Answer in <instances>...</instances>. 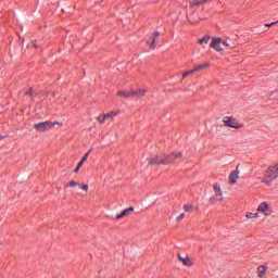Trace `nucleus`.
I'll use <instances>...</instances> for the list:
<instances>
[{
  "label": "nucleus",
  "mask_w": 278,
  "mask_h": 278,
  "mask_svg": "<svg viewBox=\"0 0 278 278\" xmlns=\"http://www.w3.org/2000/svg\"><path fill=\"white\" fill-rule=\"evenodd\" d=\"M184 154L181 152H173L169 155L164 156H156L155 160L153 159H147L148 164H173L175 160H179V157H182Z\"/></svg>",
  "instance_id": "1"
},
{
  "label": "nucleus",
  "mask_w": 278,
  "mask_h": 278,
  "mask_svg": "<svg viewBox=\"0 0 278 278\" xmlns=\"http://www.w3.org/2000/svg\"><path fill=\"white\" fill-rule=\"evenodd\" d=\"M55 125H60V127H62L63 124L58 122L53 123V122L46 121V122L34 124V128L39 134H45V131H49L50 129H53Z\"/></svg>",
  "instance_id": "2"
},
{
  "label": "nucleus",
  "mask_w": 278,
  "mask_h": 278,
  "mask_svg": "<svg viewBox=\"0 0 278 278\" xmlns=\"http://www.w3.org/2000/svg\"><path fill=\"white\" fill-rule=\"evenodd\" d=\"M278 177V163L269 166L267 172L264 175L263 181L264 184H273Z\"/></svg>",
  "instance_id": "3"
},
{
  "label": "nucleus",
  "mask_w": 278,
  "mask_h": 278,
  "mask_svg": "<svg viewBox=\"0 0 278 278\" xmlns=\"http://www.w3.org/2000/svg\"><path fill=\"white\" fill-rule=\"evenodd\" d=\"M214 194L210 198V203H219L223 201V189H220V185H213Z\"/></svg>",
  "instance_id": "4"
},
{
  "label": "nucleus",
  "mask_w": 278,
  "mask_h": 278,
  "mask_svg": "<svg viewBox=\"0 0 278 278\" xmlns=\"http://www.w3.org/2000/svg\"><path fill=\"white\" fill-rule=\"evenodd\" d=\"M223 123L226 127H231L232 129H240L242 127L233 117H224Z\"/></svg>",
  "instance_id": "5"
},
{
  "label": "nucleus",
  "mask_w": 278,
  "mask_h": 278,
  "mask_svg": "<svg viewBox=\"0 0 278 278\" xmlns=\"http://www.w3.org/2000/svg\"><path fill=\"white\" fill-rule=\"evenodd\" d=\"M257 212H261L264 216H270V204L262 202L257 207Z\"/></svg>",
  "instance_id": "6"
},
{
  "label": "nucleus",
  "mask_w": 278,
  "mask_h": 278,
  "mask_svg": "<svg viewBox=\"0 0 278 278\" xmlns=\"http://www.w3.org/2000/svg\"><path fill=\"white\" fill-rule=\"evenodd\" d=\"M211 49H214L215 51H218L222 53V51H225V48L220 45V38H213L211 42Z\"/></svg>",
  "instance_id": "7"
},
{
  "label": "nucleus",
  "mask_w": 278,
  "mask_h": 278,
  "mask_svg": "<svg viewBox=\"0 0 278 278\" xmlns=\"http://www.w3.org/2000/svg\"><path fill=\"white\" fill-rule=\"evenodd\" d=\"M238 175H240V165H237V169L231 172L228 176L229 184L233 185L238 181Z\"/></svg>",
  "instance_id": "8"
},
{
  "label": "nucleus",
  "mask_w": 278,
  "mask_h": 278,
  "mask_svg": "<svg viewBox=\"0 0 278 278\" xmlns=\"http://www.w3.org/2000/svg\"><path fill=\"white\" fill-rule=\"evenodd\" d=\"M157 38H160L159 31H155L151 35L150 40L147 41V45H149L150 49H155V42H157Z\"/></svg>",
  "instance_id": "9"
},
{
  "label": "nucleus",
  "mask_w": 278,
  "mask_h": 278,
  "mask_svg": "<svg viewBox=\"0 0 278 278\" xmlns=\"http://www.w3.org/2000/svg\"><path fill=\"white\" fill-rule=\"evenodd\" d=\"M178 260L184 264V266H194V262L192 258H190V256L178 255Z\"/></svg>",
  "instance_id": "10"
},
{
  "label": "nucleus",
  "mask_w": 278,
  "mask_h": 278,
  "mask_svg": "<svg viewBox=\"0 0 278 278\" xmlns=\"http://www.w3.org/2000/svg\"><path fill=\"white\" fill-rule=\"evenodd\" d=\"M144 94H147V90L146 89L132 90V97L135 99H142V97H144Z\"/></svg>",
  "instance_id": "11"
},
{
  "label": "nucleus",
  "mask_w": 278,
  "mask_h": 278,
  "mask_svg": "<svg viewBox=\"0 0 278 278\" xmlns=\"http://www.w3.org/2000/svg\"><path fill=\"white\" fill-rule=\"evenodd\" d=\"M130 212H134V207H128L124 210L121 214L116 216V220H121V218H125V216H129Z\"/></svg>",
  "instance_id": "12"
},
{
  "label": "nucleus",
  "mask_w": 278,
  "mask_h": 278,
  "mask_svg": "<svg viewBox=\"0 0 278 278\" xmlns=\"http://www.w3.org/2000/svg\"><path fill=\"white\" fill-rule=\"evenodd\" d=\"M118 97H124L125 99H129L131 97H134V89H130L128 91H119L117 93Z\"/></svg>",
  "instance_id": "13"
},
{
  "label": "nucleus",
  "mask_w": 278,
  "mask_h": 278,
  "mask_svg": "<svg viewBox=\"0 0 278 278\" xmlns=\"http://www.w3.org/2000/svg\"><path fill=\"white\" fill-rule=\"evenodd\" d=\"M203 3H207V0H191L190 8H199V5H203Z\"/></svg>",
  "instance_id": "14"
},
{
  "label": "nucleus",
  "mask_w": 278,
  "mask_h": 278,
  "mask_svg": "<svg viewBox=\"0 0 278 278\" xmlns=\"http://www.w3.org/2000/svg\"><path fill=\"white\" fill-rule=\"evenodd\" d=\"M266 270H268V266L263 265L258 267V277L266 278Z\"/></svg>",
  "instance_id": "15"
},
{
  "label": "nucleus",
  "mask_w": 278,
  "mask_h": 278,
  "mask_svg": "<svg viewBox=\"0 0 278 278\" xmlns=\"http://www.w3.org/2000/svg\"><path fill=\"white\" fill-rule=\"evenodd\" d=\"M207 66H210V63H203V64L197 65L194 67V71H195V73H199V71H203V70L207 68Z\"/></svg>",
  "instance_id": "16"
},
{
  "label": "nucleus",
  "mask_w": 278,
  "mask_h": 278,
  "mask_svg": "<svg viewBox=\"0 0 278 278\" xmlns=\"http://www.w3.org/2000/svg\"><path fill=\"white\" fill-rule=\"evenodd\" d=\"M104 116H105L106 121L109 118H114L115 116H118V111H111V112L104 114Z\"/></svg>",
  "instance_id": "17"
},
{
  "label": "nucleus",
  "mask_w": 278,
  "mask_h": 278,
  "mask_svg": "<svg viewBox=\"0 0 278 278\" xmlns=\"http://www.w3.org/2000/svg\"><path fill=\"white\" fill-rule=\"evenodd\" d=\"M199 45H207V42H210V36H204L202 39L198 40Z\"/></svg>",
  "instance_id": "18"
},
{
  "label": "nucleus",
  "mask_w": 278,
  "mask_h": 278,
  "mask_svg": "<svg viewBox=\"0 0 278 278\" xmlns=\"http://www.w3.org/2000/svg\"><path fill=\"white\" fill-rule=\"evenodd\" d=\"M194 73H197V70H190V71H187L182 74V79H186V77H189V75H194Z\"/></svg>",
  "instance_id": "19"
},
{
  "label": "nucleus",
  "mask_w": 278,
  "mask_h": 278,
  "mask_svg": "<svg viewBox=\"0 0 278 278\" xmlns=\"http://www.w3.org/2000/svg\"><path fill=\"white\" fill-rule=\"evenodd\" d=\"M184 210L186 212L192 213V212H194V206L192 204H185Z\"/></svg>",
  "instance_id": "20"
},
{
  "label": "nucleus",
  "mask_w": 278,
  "mask_h": 278,
  "mask_svg": "<svg viewBox=\"0 0 278 278\" xmlns=\"http://www.w3.org/2000/svg\"><path fill=\"white\" fill-rule=\"evenodd\" d=\"M97 121H98V123H99L100 125H103V123H105V121H106L105 114L99 115V116L97 117Z\"/></svg>",
  "instance_id": "21"
},
{
  "label": "nucleus",
  "mask_w": 278,
  "mask_h": 278,
  "mask_svg": "<svg viewBox=\"0 0 278 278\" xmlns=\"http://www.w3.org/2000/svg\"><path fill=\"white\" fill-rule=\"evenodd\" d=\"M245 218H260V213H248Z\"/></svg>",
  "instance_id": "22"
},
{
  "label": "nucleus",
  "mask_w": 278,
  "mask_h": 278,
  "mask_svg": "<svg viewBox=\"0 0 278 278\" xmlns=\"http://www.w3.org/2000/svg\"><path fill=\"white\" fill-rule=\"evenodd\" d=\"M75 186H79V182L71 180L70 184L65 186V188H75Z\"/></svg>",
  "instance_id": "23"
},
{
  "label": "nucleus",
  "mask_w": 278,
  "mask_h": 278,
  "mask_svg": "<svg viewBox=\"0 0 278 278\" xmlns=\"http://www.w3.org/2000/svg\"><path fill=\"white\" fill-rule=\"evenodd\" d=\"M86 160H88V153H86L83 159L79 161L78 166H84L86 163Z\"/></svg>",
  "instance_id": "24"
},
{
  "label": "nucleus",
  "mask_w": 278,
  "mask_h": 278,
  "mask_svg": "<svg viewBox=\"0 0 278 278\" xmlns=\"http://www.w3.org/2000/svg\"><path fill=\"white\" fill-rule=\"evenodd\" d=\"M220 45H222V49H229V47H230V45L223 39H220Z\"/></svg>",
  "instance_id": "25"
},
{
  "label": "nucleus",
  "mask_w": 278,
  "mask_h": 278,
  "mask_svg": "<svg viewBox=\"0 0 278 278\" xmlns=\"http://www.w3.org/2000/svg\"><path fill=\"white\" fill-rule=\"evenodd\" d=\"M184 218H186V214L181 213L179 214V216L176 218V220L179 223V220H184Z\"/></svg>",
  "instance_id": "26"
},
{
  "label": "nucleus",
  "mask_w": 278,
  "mask_h": 278,
  "mask_svg": "<svg viewBox=\"0 0 278 278\" xmlns=\"http://www.w3.org/2000/svg\"><path fill=\"white\" fill-rule=\"evenodd\" d=\"M81 190H85L86 192H88V185H83L80 186Z\"/></svg>",
  "instance_id": "27"
},
{
  "label": "nucleus",
  "mask_w": 278,
  "mask_h": 278,
  "mask_svg": "<svg viewBox=\"0 0 278 278\" xmlns=\"http://www.w3.org/2000/svg\"><path fill=\"white\" fill-rule=\"evenodd\" d=\"M278 22H273L270 24H265V27H273V25H277Z\"/></svg>",
  "instance_id": "28"
},
{
  "label": "nucleus",
  "mask_w": 278,
  "mask_h": 278,
  "mask_svg": "<svg viewBox=\"0 0 278 278\" xmlns=\"http://www.w3.org/2000/svg\"><path fill=\"white\" fill-rule=\"evenodd\" d=\"M25 94L31 96V94H34V91H33L31 89H28V90L25 92Z\"/></svg>",
  "instance_id": "29"
},
{
  "label": "nucleus",
  "mask_w": 278,
  "mask_h": 278,
  "mask_svg": "<svg viewBox=\"0 0 278 278\" xmlns=\"http://www.w3.org/2000/svg\"><path fill=\"white\" fill-rule=\"evenodd\" d=\"M79 168H81V166L77 165L76 168L74 169V173H79Z\"/></svg>",
  "instance_id": "30"
},
{
  "label": "nucleus",
  "mask_w": 278,
  "mask_h": 278,
  "mask_svg": "<svg viewBox=\"0 0 278 278\" xmlns=\"http://www.w3.org/2000/svg\"><path fill=\"white\" fill-rule=\"evenodd\" d=\"M31 47H34V49H36V43L33 42V43H31Z\"/></svg>",
  "instance_id": "31"
},
{
  "label": "nucleus",
  "mask_w": 278,
  "mask_h": 278,
  "mask_svg": "<svg viewBox=\"0 0 278 278\" xmlns=\"http://www.w3.org/2000/svg\"><path fill=\"white\" fill-rule=\"evenodd\" d=\"M90 151H92V149L91 150H89L87 153H88V155H90Z\"/></svg>",
  "instance_id": "32"
},
{
  "label": "nucleus",
  "mask_w": 278,
  "mask_h": 278,
  "mask_svg": "<svg viewBox=\"0 0 278 278\" xmlns=\"http://www.w3.org/2000/svg\"><path fill=\"white\" fill-rule=\"evenodd\" d=\"M210 1H212V0H206V3H210Z\"/></svg>",
  "instance_id": "33"
}]
</instances>
